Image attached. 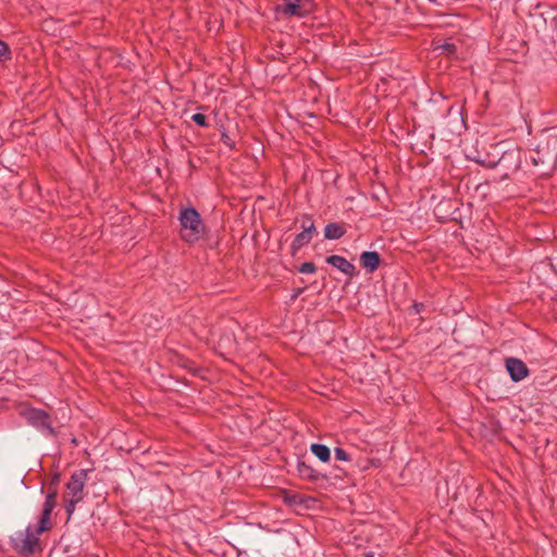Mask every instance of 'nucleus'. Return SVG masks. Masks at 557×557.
Wrapping results in <instances>:
<instances>
[{
	"mask_svg": "<svg viewBox=\"0 0 557 557\" xmlns=\"http://www.w3.org/2000/svg\"><path fill=\"white\" fill-rule=\"evenodd\" d=\"M178 222L181 238L184 242L194 244L203 236L206 227L199 212L195 208H182L178 213Z\"/></svg>",
	"mask_w": 557,
	"mask_h": 557,
	"instance_id": "nucleus-1",
	"label": "nucleus"
},
{
	"mask_svg": "<svg viewBox=\"0 0 557 557\" xmlns=\"http://www.w3.org/2000/svg\"><path fill=\"white\" fill-rule=\"evenodd\" d=\"M42 533L38 531V524L36 527L29 524L10 536L11 547L20 555H32L40 548L39 535Z\"/></svg>",
	"mask_w": 557,
	"mask_h": 557,
	"instance_id": "nucleus-2",
	"label": "nucleus"
},
{
	"mask_svg": "<svg viewBox=\"0 0 557 557\" xmlns=\"http://www.w3.org/2000/svg\"><path fill=\"white\" fill-rule=\"evenodd\" d=\"M87 480V471H75L66 483V491L63 495L65 511L71 518L74 513L76 505L84 498V487Z\"/></svg>",
	"mask_w": 557,
	"mask_h": 557,
	"instance_id": "nucleus-3",
	"label": "nucleus"
},
{
	"mask_svg": "<svg viewBox=\"0 0 557 557\" xmlns=\"http://www.w3.org/2000/svg\"><path fill=\"white\" fill-rule=\"evenodd\" d=\"M24 416L29 424L37 428L41 432L49 435L55 434L54 429L52 428L51 418L46 411L30 408L25 410Z\"/></svg>",
	"mask_w": 557,
	"mask_h": 557,
	"instance_id": "nucleus-4",
	"label": "nucleus"
},
{
	"mask_svg": "<svg viewBox=\"0 0 557 557\" xmlns=\"http://www.w3.org/2000/svg\"><path fill=\"white\" fill-rule=\"evenodd\" d=\"M55 507L54 494H48L42 505L41 515L38 521V531L47 532L52 528L51 513Z\"/></svg>",
	"mask_w": 557,
	"mask_h": 557,
	"instance_id": "nucleus-5",
	"label": "nucleus"
},
{
	"mask_svg": "<svg viewBox=\"0 0 557 557\" xmlns=\"http://www.w3.org/2000/svg\"><path fill=\"white\" fill-rule=\"evenodd\" d=\"M277 11L285 17H302L308 12L301 0H284V3L277 8Z\"/></svg>",
	"mask_w": 557,
	"mask_h": 557,
	"instance_id": "nucleus-6",
	"label": "nucleus"
},
{
	"mask_svg": "<svg viewBox=\"0 0 557 557\" xmlns=\"http://www.w3.org/2000/svg\"><path fill=\"white\" fill-rule=\"evenodd\" d=\"M302 232L295 237L292 244V249L294 251H297L301 247L308 245L311 242L313 234L315 233V226L313 222L310 220H308V222L302 223Z\"/></svg>",
	"mask_w": 557,
	"mask_h": 557,
	"instance_id": "nucleus-7",
	"label": "nucleus"
},
{
	"mask_svg": "<svg viewBox=\"0 0 557 557\" xmlns=\"http://www.w3.org/2000/svg\"><path fill=\"white\" fill-rule=\"evenodd\" d=\"M326 262L347 275H354L355 265L342 256L333 255L326 258Z\"/></svg>",
	"mask_w": 557,
	"mask_h": 557,
	"instance_id": "nucleus-8",
	"label": "nucleus"
},
{
	"mask_svg": "<svg viewBox=\"0 0 557 557\" xmlns=\"http://www.w3.org/2000/svg\"><path fill=\"white\" fill-rule=\"evenodd\" d=\"M361 267L369 272H374L380 264V256L375 251H364L360 256Z\"/></svg>",
	"mask_w": 557,
	"mask_h": 557,
	"instance_id": "nucleus-9",
	"label": "nucleus"
},
{
	"mask_svg": "<svg viewBox=\"0 0 557 557\" xmlns=\"http://www.w3.org/2000/svg\"><path fill=\"white\" fill-rule=\"evenodd\" d=\"M506 369L515 382L522 380V361L517 358L506 359Z\"/></svg>",
	"mask_w": 557,
	"mask_h": 557,
	"instance_id": "nucleus-10",
	"label": "nucleus"
},
{
	"mask_svg": "<svg viewBox=\"0 0 557 557\" xmlns=\"http://www.w3.org/2000/svg\"><path fill=\"white\" fill-rule=\"evenodd\" d=\"M346 233L344 225L338 223H330L324 228L326 239H338Z\"/></svg>",
	"mask_w": 557,
	"mask_h": 557,
	"instance_id": "nucleus-11",
	"label": "nucleus"
},
{
	"mask_svg": "<svg viewBox=\"0 0 557 557\" xmlns=\"http://www.w3.org/2000/svg\"><path fill=\"white\" fill-rule=\"evenodd\" d=\"M310 450L319 460L323 462H327L331 458L330 448L323 444H312Z\"/></svg>",
	"mask_w": 557,
	"mask_h": 557,
	"instance_id": "nucleus-12",
	"label": "nucleus"
},
{
	"mask_svg": "<svg viewBox=\"0 0 557 557\" xmlns=\"http://www.w3.org/2000/svg\"><path fill=\"white\" fill-rule=\"evenodd\" d=\"M434 50H440L441 52L453 54L456 51V47L453 42H444V44H435Z\"/></svg>",
	"mask_w": 557,
	"mask_h": 557,
	"instance_id": "nucleus-13",
	"label": "nucleus"
},
{
	"mask_svg": "<svg viewBox=\"0 0 557 557\" xmlns=\"http://www.w3.org/2000/svg\"><path fill=\"white\" fill-rule=\"evenodd\" d=\"M11 58V51L9 46L0 39V61H5Z\"/></svg>",
	"mask_w": 557,
	"mask_h": 557,
	"instance_id": "nucleus-14",
	"label": "nucleus"
},
{
	"mask_svg": "<svg viewBox=\"0 0 557 557\" xmlns=\"http://www.w3.org/2000/svg\"><path fill=\"white\" fill-rule=\"evenodd\" d=\"M315 271L317 267L312 262H304L299 268V272L305 274H313Z\"/></svg>",
	"mask_w": 557,
	"mask_h": 557,
	"instance_id": "nucleus-15",
	"label": "nucleus"
},
{
	"mask_svg": "<svg viewBox=\"0 0 557 557\" xmlns=\"http://www.w3.org/2000/svg\"><path fill=\"white\" fill-rule=\"evenodd\" d=\"M334 456L337 460H341V461H349L350 460V457L349 455L347 454L346 450H344L343 448L341 447H336L334 449Z\"/></svg>",
	"mask_w": 557,
	"mask_h": 557,
	"instance_id": "nucleus-16",
	"label": "nucleus"
},
{
	"mask_svg": "<svg viewBox=\"0 0 557 557\" xmlns=\"http://www.w3.org/2000/svg\"><path fill=\"white\" fill-rule=\"evenodd\" d=\"M191 120L199 126H207V117L202 113H195Z\"/></svg>",
	"mask_w": 557,
	"mask_h": 557,
	"instance_id": "nucleus-17",
	"label": "nucleus"
},
{
	"mask_svg": "<svg viewBox=\"0 0 557 557\" xmlns=\"http://www.w3.org/2000/svg\"><path fill=\"white\" fill-rule=\"evenodd\" d=\"M311 471V469L305 465H302V467L299 468V472H301L302 474H308L307 472Z\"/></svg>",
	"mask_w": 557,
	"mask_h": 557,
	"instance_id": "nucleus-18",
	"label": "nucleus"
},
{
	"mask_svg": "<svg viewBox=\"0 0 557 557\" xmlns=\"http://www.w3.org/2000/svg\"><path fill=\"white\" fill-rule=\"evenodd\" d=\"M364 557H374V554H373V553H371V552H370V553H366V554H364Z\"/></svg>",
	"mask_w": 557,
	"mask_h": 557,
	"instance_id": "nucleus-19",
	"label": "nucleus"
},
{
	"mask_svg": "<svg viewBox=\"0 0 557 557\" xmlns=\"http://www.w3.org/2000/svg\"><path fill=\"white\" fill-rule=\"evenodd\" d=\"M529 375V370L528 368L524 366V377H527Z\"/></svg>",
	"mask_w": 557,
	"mask_h": 557,
	"instance_id": "nucleus-20",
	"label": "nucleus"
},
{
	"mask_svg": "<svg viewBox=\"0 0 557 557\" xmlns=\"http://www.w3.org/2000/svg\"><path fill=\"white\" fill-rule=\"evenodd\" d=\"M414 308H416V311L419 312L420 309H419V305H414Z\"/></svg>",
	"mask_w": 557,
	"mask_h": 557,
	"instance_id": "nucleus-21",
	"label": "nucleus"
}]
</instances>
